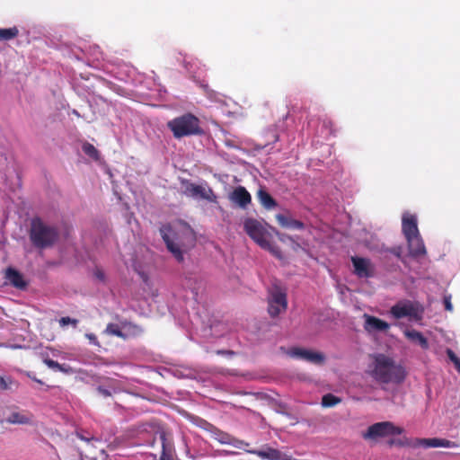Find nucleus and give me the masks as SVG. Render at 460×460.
Instances as JSON below:
<instances>
[{
	"instance_id": "13",
	"label": "nucleus",
	"mask_w": 460,
	"mask_h": 460,
	"mask_svg": "<svg viewBox=\"0 0 460 460\" xmlns=\"http://www.w3.org/2000/svg\"><path fill=\"white\" fill-rule=\"evenodd\" d=\"M172 228L170 225L163 226L160 228V234L164 241L167 249L172 253L174 258L179 261L181 262L184 259L182 251L181 250L180 246L173 242V240L171 238V234H172Z\"/></svg>"
},
{
	"instance_id": "39",
	"label": "nucleus",
	"mask_w": 460,
	"mask_h": 460,
	"mask_svg": "<svg viewBox=\"0 0 460 460\" xmlns=\"http://www.w3.org/2000/svg\"><path fill=\"white\" fill-rule=\"evenodd\" d=\"M218 354H233V351L230 350H218Z\"/></svg>"
},
{
	"instance_id": "21",
	"label": "nucleus",
	"mask_w": 460,
	"mask_h": 460,
	"mask_svg": "<svg viewBox=\"0 0 460 460\" xmlns=\"http://www.w3.org/2000/svg\"><path fill=\"white\" fill-rule=\"evenodd\" d=\"M403 333L409 341L419 344L423 349H427L429 348V341L420 332L414 329H407L403 332Z\"/></svg>"
},
{
	"instance_id": "20",
	"label": "nucleus",
	"mask_w": 460,
	"mask_h": 460,
	"mask_svg": "<svg viewBox=\"0 0 460 460\" xmlns=\"http://www.w3.org/2000/svg\"><path fill=\"white\" fill-rule=\"evenodd\" d=\"M402 230L405 239L420 234L417 218L413 215H409L402 217Z\"/></svg>"
},
{
	"instance_id": "12",
	"label": "nucleus",
	"mask_w": 460,
	"mask_h": 460,
	"mask_svg": "<svg viewBox=\"0 0 460 460\" xmlns=\"http://www.w3.org/2000/svg\"><path fill=\"white\" fill-rule=\"evenodd\" d=\"M183 183L185 184L183 191L185 195L192 198L199 197L209 201H214L216 199V196L210 188L206 189L201 185H197L195 183L189 182L188 181Z\"/></svg>"
},
{
	"instance_id": "42",
	"label": "nucleus",
	"mask_w": 460,
	"mask_h": 460,
	"mask_svg": "<svg viewBox=\"0 0 460 460\" xmlns=\"http://www.w3.org/2000/svg\"><path fill=\"white\" fill-rule=\"evenodd\" d=\"M116 93H117V94H120V93H119V89H118V88H117V90H116Z\"/></svg>"
},
{
	"instance_id": "40",
	"label": "nucleus",
	"mask_w": 460,
	"mask_h": 460,
	"mask_svg": "<svg viewBox=\"0 0 460 460\" xmlns=\"http://www.w3.org/2000/svg\"><path fill=\"white\" fill-rule=\"evenodd\" d=\"M160 460H170V459L167 457V456H166V454L164 453V451H163V454H162V456H161V457H160Z\"/></svg>"
},
{
	"instance_id": "4",
	"label": "nucleus",
	"mask_w": 460,
	"mask_h": 460,
	"mask_svg": "<svg viewBox=\"0 0 460 460\" xmlns=\"http://www.w3.org/2000/svg\"><path fill=\"white\" fill-rule=\"evenodd\" d=\"M31 238L35 245L48 247L58 241V234L55 228L35 221L32 224Z\"/></svg>"
},
{
	"instance_id": "14",
	"label": "nucleus",
	"mask_w": 460,
	"mask_h": 460,
	"mask_svg": "<svg viewBox=\"0 0 460 460\" xmlns=\"http://www.w3.org/2000/svg\"><path fill=\"white\" fill-rule=\"evenodd\" d=\"M229 199L239 208H246L252 202V196L244 187L238 186L229 194Z\"/></svg>"
},
{
	"instance_id": "38",
	"label": "nucleus",
	"mask_w": 460,
	"mask_h": 460,
	"mask_svg": "<svg viewBox=\"0 0 460 460\" xmlns=\"http://www.w3.org/2000/svg\"><path fill=\"white\" fill-rule=\"evenodd\" d=\"M99 391H100V393H101L102 394H103L104 396H111V394H110L109 392H107L106 390L100 389Z\"/></svg>"
},
{
	"instance_id": "37",
	"label": "nucleus",
	"mask_w": 460,
	"mask_h": 460,
	"mask_svg": "<svg viewBox=\"0 0 460 460\" xmlns=\"http://www.w3.org/2000/svg\"><path fill=\"white\" fill-rule=\"evenodd\" d=\"M86 337L92 341L95 342V336L93 334H86Z\"/></svg>"
},
{
	"instance_id": "32",
	"label": "nucleus",
	"mask_w": 460,
	"mask_h": 460,
	"mask_svg": "<svg viewBox=\"0 0 460 460\" xmlns=\"http://www.w3.org/2000/svg\"><path fill=\"white\" fill-rule=\"evenodd\" d=\"M59 323L60 325L62 326H66L69 323H73V324H75L76 323V320H74V319H71L69 317H62L60 320H59Z\"/></svg>"
},
{
	"instance_id": "22",
	"label": "nucleus",
	"mask_w": 460,
	"mask_h": 460,
	"mask_svg": "<svg viewBox=\"0 0 460 460\" xmlns=\"http://www.w3.org/2000/svg\"><path fill=\"white\" fill-rule=\"evenodd\" d=\"M276 220L279 224V226L284 228L298 230L305 228V224L302 221L293 219L282 214H278L276 216Z\"/></svg>"
},
{
	"instance_id": "10",
	"label": "nucleus",
	"mask_w": 460,
	"mask_h": 460,
	"mask_svg": "<svg viewBox=\"0 0 460 460\" xmlns=\"http://www.w3.org/2000/svg\"><path fill=\"white\" fill-rule=\"evenodd\" d=\"M244 451L255 455L263 460H288V454L273 448L269 445H264L261 449H249L246 447Z\"/></svg>"
},
{
	"instance_id": "25",
	"label": "nucleus",
	"mask_w": 460,
	"mask_h": 460,
	"mask_svg": "<svg viewBox=\"0 0 460 460\" xmlns=\"http://www.w3.org/2000/svg\"><path fill=\"white\" fill-rule=\"evenodd\" d=\"M82 150L93 161L99 162L101 160L99 151L93 145L85 142L82 145Z\"/></svg>"
},
{
	"instance_id": "15",
	"label": "nucleus",
	"mask_w": 460,
	"mask_h": 460,
	"mask_svg": "<svg viewBox=\"0 0 460 460\" xmlns=\"http://www.w3.org/2000/svg\"><path fill=\"white\" fill-rule=\"evenodd\" d=\"M364 329L367 332H386L390 329V324L385 321L373 315L364 314Z\"/></svg>"
},
{
	"instance_id": "24",
	"label": "nucleus",
	"mask_w": 460,
	"mask_h": 460,
	"mask_svg": "<svg viewBox=\"0 0 460 460\" xmlns=\"http://www.w3.org/2000/svg\"><path fill=\"white\" fill-rule=\"evenodd\" d=\"M258 199L262 206L267 209H271L277 206L275 199L264 190L258 191Z\"/></svg>"
},
{
	"instance_id": "3",
	"label": "nucleus",
	"mask_w": 460,
	"mask_h": 460,
	"mask_svg": "<svg viewBox=\"0 0 460 460\" xmlns=\"http://www.w3.org/2000/svg\"><path fill=\"white\" fill-rule=\"evenodd\" d=\"M389 314L396 320L408 318L409 321L420 322L423 318L424 308L418 301L401 300L390 308Z\"/></svg>"
},
{
	"instance_id": "41",
	"label": "nucleus",
	"mask_w": 460,
	"mask_h": 460,
	"mask_svg": "<svg viewBox=\"0 0 460 460\" xmlns=\"http://www.w3.org/2000/svg\"><path fill=\"white\" fill-rule=\"evenodd\" d=\"M161 438H162V440H163V447H164L165 435H164V434H162V435H161Z\"/></svg>"
},
{
	"instance_id": "30",
	"label": "nucleus",
	"mask_w": 460,
	"mask_h": 460,
	"mask_svg": "<svg viewBox=\"0 0 460 460\" xmlns=\"http://www.w3.org/2000/svg\"><path fill=\"white\" fill-rule=\"evenodd\" d=\"M447 355L448 358L454 363L456 370L460 373V358L451 349H447Z\"/></svg>"
},
{
	"instance_id": "19",
	"label": "nucleus",
	"mask_w": 460,
	"mask_h": 460,
	"mask_svg": "<svg viewBox=\"0 0 460 460\" xmlns=\"http://www.w3.org/2000/svg\"><path fill=\"white\" fill-rule=\"evenodd\" d=\"M142 333V329L129 322H121L117 324V337L124 339L135 338Z\"/></svg>"
},
{
	"instance_id": "2",
	"label": "nucleus",
	"mask_w": 460,
	"mask_h": 460,
	"mask_svg": "<svg viewBox=\"0 0 460 460\" xmlns=\"http://www.w3.org/2000/svg\"><path fill=\"white\" fill-rule=\"evenodd\" d=\"M167 128L175 138L199 135L203 132L200 120L192 113H185L167 122Z\"/></svg>"
},
{
	"instance_id": "17",
	"label": "nucleus",
	"mask_w": 460,
	"mask_h": 460,
	"mask_svg": "<svg viewBox=\"0 0 460 460\" xmlns=\"http://www.w3.org/2000/svg\"><path fill=\"white\" fill-rule=\"evenodd\" d=\"M414 446L423 447H456V444L453 441L445 438H418L416 439Z\"/></svg>"
},
{
	"instance_id": "35",
	"label": "nucleus",
	"mask_w": 460,
	"mask_h": 460,
	"mask_svg": "<svg viewBox=\"0 0 460 460\" xmlns=\"http://www.w3.org/2000/svg\"><path fill=\"white\" fill-rule=\"evenodd\" d=\"M392 253H394L396 257L400 258L401 257V248L398 247V248H394L391 250Z\"/></svg>"
},
{
	"instance_id": "34",
	"label": "nucleus",
	"mask_w": 460,
	"mask_h": 460,
	"mask_svg": "<svg viewBox=\"0 0 460 460\" xmlns=\"http://www.w3.org/2000/svg\"><path fill=\"white\" fill-rule=\"evenodd\" d=\"M278 237L281 242H285L286 240H292L291 236L284 234H278Z\"/></svg>"
},
{
	"instance_id": "18",
	"label": "nucleus",
	"mask_w": 460,
	"mask_h": 460,
	"mask_svg": "<svg viewBox=\"0 0 460 460\" xmlns=\"http://www.w3.org/2000/svg\"><path fill=\"white\" fill-rule=\"evenodd\" d=\"M406 241L408 243L409 253L411 257L418 258L426 254L427 251L420 234L409 237Z\"/></svg>"
},
{
	"instance_id": "28",
	"label": "nucleus",
	"mask_w": 460,
	"mask_h": 460,
	"mask_svg": "<svg viewBox=\"0 0 460 460\" xmlns=\"http://www.w3.org/2000/svg\"><path fill=\"white\" fill-rule=\"evenodd\" d=\"M18 35V30L15 27L8 29H0V40H9L15 38Z\"/></svg>"
},
{
	"instance_id": "11",
	"label": "nucleus",
	"mask_w": 460,
	"mask_h": 460,
	"mask_svg": "<svg viewBox=\"0 0 460 460\" xmlns=\"http://www.w3.org/2000/svg\"><path fill=\"white\" fill-rule=\"evenodd\" d=\"M288 355L292 358H296L308 361L314 364H323L325 360V357L323 353L312 351L302 348H292L288 351Z\"/></svg>"
},
{
	"instance_id": "5",
	"label": "nucleus",
	"mask_w": 460,
	"mask_h": 460,
	"mask_svg": "<svg viewBox=\"0 0 460 460\" xmlns=\"http://www.w3.org/2000/svg\"><path fill=\"white\" fill-rule=\"evenodd\" d=\"M288 308L287 293L279 286H274L269 292L268 312L271 317H277Z\"/></svg>"
},
{
	"instance_id": "6",
	"label": "nucleus",
	"mask_w": 460,
	"mask_h": 460,
	"mask_svg": "<svg viewBox=\"0 0 460 460\" xmlns=\"http://www.w3.org/2000/svg\"><path fill=\"white\" fill-rule=\"evenodd\" d=\"M402 431V428L394 426L390 421H382L369 426L363 434V438L365 439H376L390 435H401Z\"/></svg>"
},
{
	"instance_id": "26",
	"label": "nucleus",
	"mask_w": 460,
	"mask_h": 460,
	"mask_svg": "<svg viewBox=\"0 0 460 460\" xmlns=\"http://www.w3.org/2000/svg\"><path fill=\"white\" fill-rule=\"evenodd\" d=\"M266 246H261V248L269 251L274 257H276L279 260H282L284 258L283 253L280 250V248L275 244H273L270 239L267 241Z\"/></svg>"
},
{
	"instance_id": "36",
	"label": "nucleus",
	"mask_w": 460,
	"mask_h": 460,
	"mask_svg": "<svg viewBox=\"0 0 460 460\" xmlns=\"http://www.w3.org/2000/svg\"><path fill=\"white\" fill-rule=\"evenodd\" d=\"M0 387L6 388L7 384L3 376H0Z\"/></svg>"
},
{
	"instance_id": "27",
	"label": "nucleus",
	"mask_w": 460,
	"mask_h": 460,
	"mask_svg": "<svg viewBox=\"0 0 460 460\" xmlns=\"http://www.w3.org/2000/svg\"><path fill=\"white\" fill-rule=\"evenodd\" d=\"M341 399L332 394H327L322 398V405L323 407H333L341 402Z\"/></svg>"
},
{
	"instance_id": "8",
	"label": "nucleus",
	"mask_w": 460,
	"mask_h": 460,
	"mask_svg": "<svg viewBox=\"0 0 460 460\" xmlns=\"http://www.w3.org/2000/svg\"><path fill=\"white\" fill-rule=\"evenodd\" d=\"M208 431L210 434V438L222 445H229L237 449L246 450V447H250L248 442L239 439L231 434L225 432L217 427L209 424Z\"/></svg>"
},
{
	"instance_id": "29",
	"label": "nucleus",
	"mask_w": 460,
	"mask_h": 460,
	"mask_svg": "<svg viewBox=\"0 0 460 460\" xmlns=\"http://www.w3.org/2000/svg\"><path fill=\"white\" fill-rule=\"evenodd\" d=\"M44 363L50 368H53L55 370L69 373L72 371L70 367H66L65 366H62L58 364V362L51 360V359H45Z\"/></svg>"
},
{
	"instance_id": "33",
	"label": "nucleus",
	"mask_w": 460,
	"mask_h": 460,
	"mask_svg": "<svg viewBox=\"0 0 460 460\" xmlns=\"http://www.w3.org/2000/svg\"><path fill=\"white\" fill-rule=\"evenodd\" d=\"M444 305H445V309L447 311L451 312L453 310V305L451 303V299H450L449 296H445L444 297Z\"/></svg>"
},
{
	"instance_id": "31",
	"label": "nucleus",
	"mask_w": 460,
	"mask_h": 460,
	"mask_svg": "<svg viewBox=\"0 0 460 460\" xmlns=\"http://www.w3.org/2000/svg\"><path fill=\"white\" fill-rule=\"evenodd\" d=\"M139 278L141 279V280L147 286H149L150 284V279H149V276L146 272L143 271V270H137Z\"/></svg>"
},
{
	"instance_id": "23",
	"label": "nucleus",
	"mask_w": 460,
	"mask_h": 460,
	"mask_svg": "<svg viewBox=\"0 0 460 460\" xmlns=\"http://www.w3.org/2000/svg\"><path fill=\"white\" fill-rule=\"evenodd\" d=\"M5 278L10 284L18 288H23L26 286L22 276L13 269H8L5 273Z\"/></svg>"
},
{
	"instance_id": "7",
	"label": "nucleus",
	"mask_w": 460,
	"mask_h": 460,
	"mask_svg": "<svg viewBox=\"0 0 460 460\" xmlns=\"http://www.w3.org/2000/svg\"><path fill=\"white\" fill-rule=\"evenodd\" d=\"M243 228L251 239L260 247L268 245L267 241L270 238V234L261 222L253 218H247L243 223Z\"/></svg>"
},
{
	"instance_id": "16",
	"label": "nucleus",
	"mask_w": 460,
	"mask_h": 460,
	"mask_svg": "<svg viewBox=\"0 0 460 460\" xmlns=\"http://www.w3.org/2000/svg\"><path fill=\"white\" fill-rule=\"evenodd\" d=\"M4 420L9 424L31 425L33 415L23 411H13L4 417Z\"/></svg>"
},
{
	"instance_id": "1",
	"label": "nucleus",
	"mask_w": 460,
	"mask_h": 460,
	"mask_svg": "<svg viewBox=\"0 0 460 460\" xmlns=\"http://www.w3.org/2000/svg\"><path fill=\"white\" fill-rule=\"evenodd\" d=\"M371 376L382 384H401L406 377L403 367L395 364L394 360L385 354L375 356Z\"/></svg>"
},
{
	"instance_id": "9",
	"label": "nucleus",
	"mask_w": 460,
	"mask_h": 460,
	"mask_svg": "<svg viewBox=\"0 0 460 460\" xmlns=\"http://www.w3.org/2000/svg\"><path fill=\"white\" fill-rule=\"evenodd\" d=\"M351 262L354 267V274L358 278L368 279L375 276V266L369 259L352 256Z\"/></svg>"
}]
</instances>
